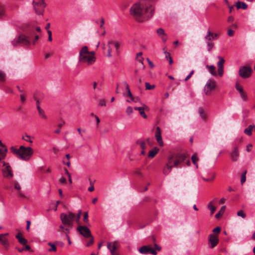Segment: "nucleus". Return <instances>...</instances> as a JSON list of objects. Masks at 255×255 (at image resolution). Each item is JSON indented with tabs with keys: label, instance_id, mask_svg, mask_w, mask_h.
<instances>
[{
	"label": "nucleus",
	"instance_id": "6",
	"mask_svg": "<svg viewBox=\"0 0 255 255\" xmlns=\"http://www.w3.org/2000/svg\"><path fill=\"white\" fill-rule=\"evenodd\" d=\"M33 5L36 14L38 15L43 14L46 6L44 0H34Z\"/></svg>",
	"mask_w": 255,
	"mask_h": 255
},
{
	"label": "nucleus",
	"instance_id": "8",
	"mask_svg": "<svg viewBox=\"0 0 255 255\" xmlns=\"http://www.w3.org/2000/svg\"><path fill=\"white\" fill-rule=\"evenodd\" d=\"M253 70L249 66H241L239 71V74L241 77L247 79L250 77Z\"/></svg>",
	"mask_w": 255,
	"mask_h": 255
},
{
	"label": "nucleus",
	"instance_id": "44",
	"mask_svg": "<svg viewBox=\"0 0 255 255\" xmlns=\"http://www.w3.org/2000/svg\"><path fill=\"white\" fill-rule=\"evenodd\" d=\"M18 242L22 245L24 246L27 244L28 241L26 239L22 237L21 239H19Z\"/></svg>",
	"mask_w": 255,
	"mask_h": 255
},
{
	"label": "nucleus",
	"instance_id": "43",
	"mask_svg": "<svg viewBox=\"0 0 255 255\" xmlns=\"http://www.w3.org/2000/svg\"><path fill=\"white\" fill-rule=\"evenodd\" d=\"M236 89L240 92V93H243V92L244 91L243 87L239 83L236 84Z\"/></svg>",
	"mask_w": 255,
	"mask_h": 255
},
{
	"label": "nucleus",
	"instance_id": "14",
	"mask_svg": "<svg viewBox=\"0 0 255 255\" xmlns=\"http://www.w3.org/2000/svg\"><path fill=\"white\" fill-rule=\"evenodd\" d=\"M240 152L237 146L235 145L233 149L230 153V157L233 162L237 161L239 158Z\"/></svg>",
	"mask_w": 255,
	"mask_h": 255
},
{
	"label": "nucleus",
	"instance_id": "25",
	"mask_svg": "<svg viewBox=\"0 0 255 255\" xmlns=\"http://www.w3.org/2000/svg\"><path fill=\"white\" fill-rule=\"evenodd\" d=\"M159 151L158 148L155 147L150 150L148 152V157L149 158H153L157 153Z\"/></svg>",
	"mask_w": 255,
	"mask_h": 255
},
{
	"label": "nucleus",
	"instance_id": "34",
	"mask_svg": "<svg viewBox=\"0 0 255 255\" xmlns=\"http://www.w3.org/2000/svg\"><path fill=\"white\" fill-rule=\"evenodd\" d=\"M17 251L20 252V253H22V252H23L24 251H29L30 252H32V251L31 250V248H30V247L29 246V245H25V247L24 248H16Z\"/></svg>",
	"mask_w": 255,
	"mask_h": 255
},
{
	"label": "nucleus",
	"instance_id": "53",
	"mask_svg": "<svg viewBox=\"0 0 255 255\" xmlns=\"http://www.w3.org/2000/svg\"><path fill=\"white\" fill-rule=\"evenodd\" d=\"M111 44H114L115 45V48L117 50H118L119 48L120 44L118 42H113L112 41H109L108 42V45H110Z\"/></svg>",
	"mask_w": 255,
	"mask_h": 255
},
{
	"label": "nucleus",
	"instance_id": "45",
	"mask_svg": "<svg viewBox=\"0 0 255 255\" xmlns=\"http://www.w3.org/2000/svg\"><path fill=\"white\" fill-rule=\"evenodd\" d=\"M246 173H247V171H245L244 172V173L242 175V176H241V182L242 184H243L246 181Z\"/></svg>",
	"mask_w": 255,
	"mask_h": 255
},
{
	"label": "nucleus",
	"instance_id": "40",
	"mask_svg": "<svg viewBox=\"0 0 255 255\" xmlns=\"http://www.w3.org/2000/svg\"><path fill=\"white\" fill-rule=\"evenodd\" d=\"M208 207L211 211V214H213L216 210V208L212 205L211 202L208 204Z\"/></svg>",
	"mask_w": 255,
	"mask_h": 255
},
{
	"label": "nucleus",
	"instance_id": "27",
	"mask_svg": "<svg viewBox=\"0 0 255 255\" xmlns=\"http://www.w3.org/2000/svg\"><path fill=\"white\" fill-rule=\"evenodd\" d=\"M206 67L212 75L214 76L217 75V73L215 71V67L214 65H207Z\"/></svg>",
	"mask_w": 255,
	"mask_h": 255
},
{
	"label": "nucleus",
	"instance_id": "64",
	"mask_svg": "<svg viewBox=\"0 0 255 255\" xmlns=\"http://www.w3.org/2000/svg\"><path fill=\"white\" fill-rule=\"evenodd\" d=\"M105 20L103 18H101V24H100V27L102 28H104V24Z\"/></svg>",
	"mask_w": 255,
	"mask_h": 255
},
{
	"label": "nucleus",
	"instance_id": "21",
	"mask_svg": "<svg viewBox=\"0 0 255 255\" xmlns=\"http://www.w3.org/2000/svg\"><path fill=\"white\" fill-rule=\"evenodd\" d=\"M3 173L4 176L6 178H10L13 176L11 168L8 165H6L3 170Z\"/></svg>",
	"mask_w": 255,
	"mask_h": 255
},
{
	"label": "nucleus",
	"instance_id": "54",
	"mask_svg": "<svg viewBox=\"0 0 255 255\" xmlns=\"http://www.w3.org/2000/svg\"><path fill=\"white\" fill-rule=\"evenodd\" d=\"M90 241L87 243L86 246L87 247H90L94 243V238L93 236L92 237H90Z\"/></svg>",
	"mask_w": 255,
	"mask_h": 255
},
{
	"label": "nucleus",
	"instance_id": "36",
	"mask_svg": "<svg viewBox=\"0 0 255 255\" xmlns=\"http://www.w3.org/2000/svg\"><path fill=\"white\" fill-rule=\"evenodd\" d=\"M11 43L14 47L20 45V42L19 37H18L17 38L14 39L11 41Z\"/></svg>",
	"mask_w": 255,
	"mask_h": 255
},
{
	"label": "nucleus",
	"instance_id": "24",
	"mask_svg": "<svg viewBox=\"0 0 255 255\" xmlns=\"http://www.w3.org/2000/svg\"><path fill=\"white\" fill-rule=\"evenodd\" d=\"M14 188L18 191L17 193L18 194V196L22 198H24L25 195L21 192V187L17 181H15L14 182Z\"/></svg>",
	"mask_w": 255,
	"mask_h": 255
},
{
	"label": "nucleus",
	"instance_id": "10",
	"mask_svg": "<svg viewBox=\"0 0 255 255\" xmlns=\"http://www.w3.org/2000/svg\"><path fill=\"white\" fill-rule=\"evenodd\" d=\"M216 87V83L214 80H209L204 87V92L206 95H211V92Z\"/></svg>",
	"mask_w": 255,
	"mask_h": 255
},
{
	"label": "nucleus",
	"instance_id": "51",
	"mask_svg": "<svg viewBox=\"0 0 255 255\" xmlns=\"http://www.w3.org/2000/svg\"><path fill=\"white\" fill-rule=\"evenodd\" d=\"M240 95L242 99L244 101H246L248 99L247 95L244 91L243 93H240Z\"/></svg>",
	"mask_w": 255,
	"mask_h": 255
},
{
	"label": "nucleus",
	"instance_id": "35",
	"mask_svg": "<svg viewBox=\"0 0 255 255\" xmlns=\"http://www.w3.org/2000/svg\"><path fill=\"white\" fill-rule=\"evenodd\" d=\"M136 143L139 144L142 150L146 149L145 142L143 140H138L136 141Z\"/></svg>",
	"mask_w": 255,
	"mask_h": 255
},
{
	"label": "nucleus",
	"instance_id": "31",
	"mask_svg": "<svg viewBox=\"0 0 255 255\" xmlns=\"http://www.w3.org/2000/svg\"><path fill=\"white\" fill-rule=\"evenodd\" d=\"M198 112L202 119L205 120L206 119V114H205L204 110L202 108H199Z\"/></svg>",
	"mask_w": 255,
	"mask_h": 255
},
{
	"label": "nucleus",
	"instance_id": "59",
	"mask_svg": "<svg viewBox=\"0 0 255 255\" xmlns=\"http://www.w3.org/2000/svg\"><path fill=\"white\" fill-rule=\"evenodd\" d=\"M194 73V71L192 70L190 73V74L186 77V78L185 79V81H187L188 80H189L191 77L192 76V74H193Z\"/></svg>",
	"mask_w": 255,
	"mask_h": 255
},
{
	"label": "nucleus",
	"instance_id": "28",
	"mask_svg": "<svg viewBox=\"0 0 255 255\" xmlns=\"http://www.w3.org/2000/svg\"><path fill=\"white\" fill-rule=\"evenodd\" d=\"M254 128L255 126L254 125H250L244 130V133L249 136H251L252 134V130Z\"/></svg>",
	"mask_w": 255,
	"mask_h": 255
},
{
	"label": "nucleus",
	"instance_id": "18",
	"mask_svg": "<svg viewBox=\"0 0 255 255\" xmlns=\"http://www.w3.org/2000/svg\"><path fill=\"white\" fill-rule=\"evenodd\" d=\"M8 235V233L0 234V242L5 249H8L9 246L8 241L6 238Z\"/></svg>",
	"mask_w": 255,
	"mask_h": 255
},
{
	"label": "nucleus",
	"instance_id": "63",
	"mask_svg": "<svg viewBox=\"0 0 255 255\" xmlns=\"http://www.w3.org/2000/svg\"><path fill=\"white\" fill-rule=\"evenodd\" d=\"M234 31L232 29H229L228 30V35L229 36H232L234 35Z\"/></svg>",
	"mask_w": 255,
	"mask_h": 255
},
{
	"label": "nucleus",
	"instance_id": "4",
	"mask_svg": "<svg viewBox=\"0 0 255 255\" xmlns=\"http://www.w3.org/2000/svg\"><path fill=\"white\" fill-rule=\"evenodd\" d=\"M75 217V215L71 212H68L67 213H63L60 214V219L62 224L68 227H73Z\"/></svg>",
	"mask_w": 255,
	"mask_h": 255
},
{
	"label": "nucleus",
	"instance_id": "55",
	"mask_svg": "<svg viewBox=\"0 0 255 255\" xmlns=\"http://www.w3.org/2000/svg\"><path fill=\"white\" fill-rule=\"evenodd\" d=\"M47 33H48V40L49 41H51L52 40V32L50 30H47Z\"/></svg>",
	"mask_w": 255,
	"mask_h": 255
},
{
	"label": "nucleus",
	"instance_id": "11",
	"mask_svg": "<svg viewBox=\"0 0 255 255\" xmlns=\"http://www.w3.org/2000/svg\"><path fill=\"white\" fill-rule=\"evenodd\" d=\"M38 32H41V28L39 26L35 27L33 24H29L25 28L24 31L29 36H32L33 34H35V31Z\"/></svg>",
	"mask_w": 255,
	"mask_h": 255
},
{
	"label": "nucleus",
	"instance_id": "37",
	"mask_svg": "<svg viewBox=\"0 0 255 255\" xmlns=\"http://www.w3.org/2000/svg\"><path fill=\"white\" fill-rule=\"evenodd\" d=\"M48 245L50 246L51 248L49 249H48V252H56V248L55 247V245L52 244L51 242H49L48 243Z\"/></svg>",
	"mask_w": 255,
	"mask_h": 255
},
{
	"label": "nucleus",
	"instance_id": "15",
	"mask_svg": "<svg viewBox=\"0 0 255 255\" xmlns=\"http://www.w3.org/2000/svg\"><path fill=\"white\" fill-rule=\"evenodd\" d=\"M218 58L219 61L217 63L218 72L220 77H222L224 73V64L225 60L224 58L221 56H218Z\"/></svg>",
	"mask_w": 255,
	"mask_h": 255
},
{
	"label": "nucleus",
	"instance_id": "16",
	"mask_svg": "<svg viewBox=\"0 0 255 255\" xmlns=\"http://www.w3.org/2000/svg\"><path fill=\"white\" fill-rule=\"evenodd\" d=\"M155 137L160 146H163L164 145L163 141L161 137V130L159 127L156 128Z\"/></svg>",
	"mask_w": 255,
	"mask_h": 255
},
{
	"label": "nucleus",
	"instance_id": "12",
	"mask_svg": "<svg viewBox=\"0 0 255 255\" xmlns=\"http://www.w3.org/2000/svg\"><path fill=\"white\" fill-rule=\"evenodd\" d=\"M140 253L143 255H147L148 254L156 255V251L152 249L150 246H144L140 248L138 250Z\"/></svg>",
	"mask_w": 255,
	"mask_h": 255
},
{
	"label": "nucleus",
	"instance_id": "62",
	"mask_svg": "<svg viewBox=\"0 0 255 255\" xmlns=\"http://www.w3.org/2000/svg\"><path fill=\"white\" fill-rule=\"evenodd\" d=\"M128 96L130 97L131 101H134V97L132 95V94L130 91H128Z\"/></svg>",
	"mask_w": 255,
	"mask_h": 255
},
{
	"label": "nucleus",
	"instance_id": "38",
	"mask_svg": "<svg viewBox=\"0 0 255 255\" xmlns=\"http://www.w3.org/2000/svg\"><path fill=\"white\" fill-rule=\"evenodd\" d=\"M81 214H82V210H80L78 213L77 214L76 216V217H75V220L76 221V222L79 224L80 223V219L81 218Z\"/></svg>",
	"mask_w": 255,
	"mask_h": 255
},
{
	"label": "nucleus",
	"instance_id": "7",
	"mask_svg": "<svg viewBox=\"0 0 255 255\" xmlns=\"http://www.w3.org/2000/svg\"><path fill=\"white\" fill-rule=\"evenodd\" d=\"M154 7L152 5L144 3L142 16L146 19L150 18L154 13Z\"/></svg>",
	"mask_w": 255,
	"mask_h": 255
},
{
	"label": "nucleus",
	"instance_id": "57",
	"mask_svg": "<svg viewBox=\"0 0 255 255\" xmlns=\"http://www.w3.org/2000/svg\"><path fill=\"white\" fill-rule=\"evenodd\" d=\"M99 105L101 106H106V101L104 99L100 100L99 101Z\"/></svg>",
	"mask_w": 255,
	"mask_h": 255
},
{
	"label": "nucleus",
	"instance_id": "60",
	"mask_svg": "<svg viewBox=\"0 0 255 255\" xmlns=\"http://www.w3.org/2000/svg\"><path fill=\"white\" fill-rule=\"evenodd\" d=\"M20 100L21 102L24 103L25 101V96L24 94H22L20 95Z\"/></svg>",
	"mask_w": 255,
	"mask_h": 255
},
{
	"label": "nucleus",
	"instance_id": "48",
	"mask_svg": "<svg viewBox=\"0 0 255 255\" xmlns=\"http://www.w3.org/2000/svg\"><path fill=\"white\" fill-rule=\"evenodd\" d=\"M214 44L213 43L208 41L207 42L208 50L209 51H210L214 47Z\"/></svg>",
	"mask_w": 255,
	"mask_h": 255
},
{
	"label": "nucleus",
	"instance_id": "33",
	"mask_svg": "<svg viewBox=\"0 0 255 255\" xmlns=\"http://www.w3.org/2000/svg\"><path fill=\"white\" fill-rule=\"evenodd\" d=\"M191 159L192 160V162L196 166V168H198V164L197 162L198 161V158L196 154H194L192 157Z\"/></svg>",
	"mask_w": 255,
	"mask_h": 255
},
{
	"label": "nucleus",
	"instance_id": "23",
	"mask_svg": "<svg viewBox=\"0 0 255 255\" xmlns=\"http://www.w3.org/2000/svg\"><path fill=\"white\" fill-rule=\"evenodd\" d=\"M218 37V34L217 33H213L209 29L207 35L205 37V39L208 41H210L212 40L217 39Z\"/></svg>",
	"mask_w": 255,
	"mask_h": 255
},
{
	"label": "nucleus",
	"instance_id": "29",
	"mask_svg": "<svg viewBox=\"0 0 255 255\" xmlns=\"http://www.w3.org/2000/svg\"><path fill=\"white\" fill-rule=\"evenodd\" d=\"M226 207L225 206L222 207L220 211L215 215V217L217 219L220 218L224 214L225 211Z\"/></svg>",
	"mask_w": 255,
	"mask_h": 255
},
{
	"label": "nucleus",
	"instance_id": "49",
	"mask_svg": "<svg viewBox=\"0 0 255 255\" xmlns=\"http://www.w3.org/2000/svg\"><path fill=\"white\" fill-rule=\"evenodd\" d=\"M215 177V173H213L212 176L211 178H203V179L205 181H213Z\"/></svg>",
	"mask_w": 255,
	"mask_h": 255
},
{
	"label": "nucleus",
	"instance_id": "58",
	"mask_svg": "<svg viewBox=\"0 0 255 255\" xmlns=\"http://www.w3.org/2000/svg\"><path fill=\"white\" fill-rule=\"evenodd\" d=\"M108 56L112 57V48H111L110 45H109V48L108 50Z\"/></svg>",
	"mask_w": 255,
	"mask_h": 255
},
{
	"label": "nucleus",
	"instance_id": "56",
	"mask_svg": "<svg viewBox=\"0 0 255 255\" xmlns=\"http://www.w3.org/2000/svg\"><path fill=\"white\" fill-rule=\"evenodd\" d=\"M23 139L25 140L26 141H28L30 143H32V141L30 139V136L26 135L25 137H23Z\"/></svg>",
	"mask_w": 255,
	"mask_h": 255
},
{
	"label": "nucleus",
	"instance_id": "3",
	"mask_svg": "<svg viewBox=\"0 0 255 255\" xmlns=\"http://www.w3.org/2000/svg\"><path fill=\"white\" fill-rule=\"evenodd\" d=\"M11 151L22 160H28L33 154V151L30 147H25L23 145L18 149L12 146L10 148Z\"/></svg>",
	"mask_w": 255,
	"mask_h": 255
},
{
	"label": "nucleus",
	"instance_id": "46",
	"mask_svg": "<svg viewBox=\"0 0 255 255\" xmlns=\"http://www.w3.org/2000/svg\"><path fill=\"white\" fill-rule=\"evenodd\" d=\"M133 113V109L132 107L128 106L126 109V113L127 115H129Z\"/></svg>",
	"mask_w": 255,
	"mask_h": 255
},
{
	"label": "nucleus",
	"instance_id": "26",
	"mask_svg": "<svg viewBox=\"0 0 255 255\" xmlns=\"http://www.w3.org/2000/svg\"><path fill=\"white\" fill-rule=\"evenodd\" d=\"M236 7L237 9L242 8L243 9H246L247 8L248 6L245 2L238 1L236 3Z\"/></svg>",
	"mask_w": 255,
	"mask_h": 255
},
{
	"label": "nucleus",
	"instance_id": "52",
	"mask_svg": "<svg viewBox=\"0 0 255 255\" xmlns=\"http://www.w3.org/2000/svg\"><path fill=\"white\" fill-rule=\"evenodd\" d=\"M220 231L221 228L219 227H217L213 230V232L214 233V234H216L217 235L220 233Z\"/></svg>",
	"mask_w": 255,
	"mask_h": 255
},
{
	"label": "nucleus",
	"instance_id": "30",
	"mask_svg": "<svg viewBox=\"0 0 255 255\" xmlns=\"http://www.w3.org/2000/svg\"><path fill=\"white\" fill-rule=\"evenodd\" d=\"M165 55V58L166 59L168 60L169 64H172L173 63V60L172 58L170 55V54L166 51L164 52Z\"/></svg>",
	"mask_w": 255,
	"mask_h": 255
},
{
	"label": "nucleus",
	"instance_id": "50",
	"mask_svg": "<svg viewBox=\"0 0 255 255\" xmlns=\"http://www.w3.org/2000/svg\"><path fill=\"white\" fill-rule=\"evenodd\" d=\"M5 79V75L2 71H0V81H4Z\"/></svg>",
	"mask_w": 255,
	"mask_h": 255
},
{
	"label": "nucleus",
	"instance_id": "2",
	"mask_svg": "<svg viewBox=\"0 0 255 255\" xmlns=\"http://www.w3.org/2000/svg\"><path fill=\"white\" fill-rule=\"evenodd\" d=\"M95 53L89 51L88 47L85 46L82 48L79 52V61L82 63H87L88 65L93 64L96 61Z\"/></svg>",
	"mask_w": 255,
	"mask_h": 255
},
{
	"label": "nucleus",
	"instance_id": "9",
	"mask_svg": "<svg viewBox=\"0 0 255 255\" xmlns=\"http://www.w3.org/2000/svg\"><path fill=\"white\" fill-rule=\"evenodd\" d=\"M219 242L218 235L210 234L208 236V246L211 249L214 248Z\"/></svg>",
	"mask_w": 255,
	"mask_h": 255
},
{
	"label": "nucleus",
	"instance_id": "61",
	"mask_svg": "<svg viewBox=\"0 0 255 255\" xmlns=\"http://www.w3.org/2000/svg\"><path fill=\"white\" fill-rule=\"evenodd\" d=\"M30 224H31V222H30V221L28 220V221H26V230L28 232L29 231Z\"/></svg>",
	"mask_w": 255,
	"mask_h": 255
},
{
	"label": "nucleus",
	"instance_id": "41",
	"mask_svg": "<svg viewBox=\"0 0 255 255\" xmlns=\"http://www.w3.org/2000/svg\"><path fill=\"white\" fill-rule=\"evenodd\" d=\"M39 115L43 119L46 120L47 117L45 114L44 111L43 110H40L38 111Z\"/></svg>",
	"mask_w": 255,
	"mask_h": 255
},
{
	"label": "nucleus",
	"instance_id": "47",
	"mask_svg": "<svg viewBox=\"0 0 255 255\" xmlns=\"http://www.w3.org/2000/svg\"><path fill=\"white\" fill-rule=\"evenodd\" d=\"M237 215L238 216H241L243 218H245L246 217V214L244 212L243 210H240L237 213Z\"/></svg>",
	"mask_w": 255,
	"mask_h": 255
},
{
	"label": "nucleus",
	"instance_id": "39",
	"mask_svg": "<svg viewBox=\"0 0 255 255\" xmlns=\"http://www.w3.org/2000/svg\"><path fill=\"white\" fill-rule=\"evenodd\" d=\"M83 221L85 223L88 225L89 224V220H88V212H84V217H83Z\"/></svg>",
	"mask_w": 255,
	"mask_h": 255
},
{
	"label": "nucleus",
	"instance_id": "22",
	"mask_svg": "<svg viewBox=\"0 0 255 255\" xmlns=\"http://www.w3.org/2000/svg\"><path fill=\"white\" fill-rule=\"evenodd\" d=\"M156 32L158 35L160 37L162 40L165 42L167 39V35L165 34L164 30L162 28H159L156 30Z\"/></svg>",
	"mask_w": 255,
	"mask_h": 255
},
{
	"label": "nucleus",
	"instance_id": "20",
	"mask_svg": "<svg viewBox=\"0 0 255 255\" xmlns=\"http://www.w3.org/2000/svg\"><path fill=\"white\" fill-rule=\"evenodd\" d=\"M108 249L110 251L112 255H115L116 250L118 247V243L116 242L114 243H108L107 245Z\"/></svg>",
	"mask_w": 255,
	"mask_h": 255
},
{
	"label": "nucleus",
	"instance_id": "5",
	"mask_svg": "<svg viewBox=\"0 0 255 255\" xmlns=\"http://www.w3.org/2000/svg\"><path fill=\"white\" fill-rule=\"evenodd\" d=\"M143 8L144 3L142 2L134 4L130 8L131 15L136 18L142 16Z\"/></svg>",
	"mask_w": 255,
	"mask_h": 255
},
{
	"label": "nucleus",
	"instance_id": "1",
	"mask_svg": "<svg viewBox=\"0 0 255 255\" xmlns=\"http://www.w3.org/2000/svg\"><path fill=\"white\" fill-rule=\"evenodd\" d=\"M186 159L187 155L185 153L181 152L173 153L168 155L167 159V161L163 168V174L168 175L174 167H178L184 161H186V165L189 166L190 165V160Z\"/></svg>",
	"mask_w": 255,
	"mask_h": 255
},
{
	"label": "nucleus",
	"instance_id": "17",
	"mask_svg": "<svg viewBox=\"0 0 255 255\" xmlns=\"http://www.w3.org/2000/svg\"><path fill=\"white\" fill-rule=\"evenodd\" d=\"M26 36L24 34L20 35L18 37L20 40V45L23 46H28L30 44V42L29 40V38L31 36Z\"/></svg>",
	"mask_w": 255,
	"mask_h": 255
},
{
	"label": "nucleus",
	"instance_id": "42",
	"mask_svg": "<svg viewBox=\"0 0 255 255\" xmlns=\"http://www.w3.org/2000/svg\"><path fill=\"white\" fill-rule=\"evenodd\" d=\"M145 85L146 90H152L155 88L154 85H150L148 82H146Z\"/></svg>",
	"mask_w": 255,
	"mask_h": 255
},
{
	"label": "nucleus",
	"instance_id": "19",
	"mask_svg": "<svg viewBox=\"0 0 255 255\" xmlns=\"http://www.w3.org/2000/svg\"><path fill=\"white\" fill-rule=\"evenodd\" d=\"M142 107H134V110L136 111H138L139 112L140 115L141 116H142L144 119L147 118V116L145 114L144 111L145 110H148V107L145 105V104H142Z\"/></svg>",
	"mask_w": 255,
	"mask_h": 255
},
{
	"label": "nucleus",
	"instance_id": "32",
	"mask_svg": "<svg viewBox=\"0 0 255 255\" xmlns=\"http://www.w3.org/2000/svg\"><path fill=\"white\" fill-rule=\"evenodd\" d=\"M142 52H139V53H137L136 56V59L139 63H140L142 65H143V58L142 57Z\"/></svg>",
	"mask_w": 255,
	"mask_h": 255
},
{
	"label": "nucleus",
	"instance_id": "13",
	"mask_svg": "<svg viewBox=\"0 0 255 255\" xmlns=\"http://www.w3.org/2000/svg\"><path fill=\"white\" fill-rule=\"evenodd\" d=\"M77 230L85 238H88L92 236L90 229L86 226H79Z\"/></svg>",
	"mask_w": 255,
	"mask_h": 255
}]
</instances>
